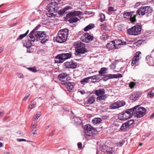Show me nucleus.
<instances>
[{
    "label": "nucleus",
    "mask_w": 154,
    "mask_h": 154,
    "mask_svg": "<svg viewBox=\"0 0 154 154\" xmlns=\"http://www.w3.org/2000/svg\"><path fill=\"white\" fill-rule=\"evenodd\" d=\"M33 36L29 37L31 40L32 42L41 40L42 44L45 43L48 40L49 37L47 36L45 32L38 31L33 34Z\"/></svg>",
    "instance_id": "f257e3e1"
},
{
    "label": "nucleus",
    "mask_w": 154,
    "mask_h": 154,
    "mask_svg": "<svg viewBox=\"0 0 154 154\" xmlns=\"http://www.w3.org/2000/svg\"><path fill=\"white\" fill-rule=\"evenodd\" d=\"M46 14L49 17H52L56 15L59 9L58 5L56 2L50 3L47 7Z\"/></svg>",
    "instance_id": "f03ea898"
},
{
    "label": "nucleus",
    "mask_w": 154,
    "mask_h": 154,
    "mask_svg": "<svg viewBox=\"0 0 154 154\" xmlns=\"http://www.w3.org/2000/svg\"><path fill=\"white\" fill-rule=\"evenodd\" d=\"M152 11L150 7L149 6H144L140 8L136 11V14L134 15L133 17L131 18V22L134 23L136 22V17L138 15L139 16H143L145 14H149Z\"/></svg>",
    "instance_id": "7ed1b4c3"
},
{
    "label": "nucleus",
    "mask_w": 154,
    "mask_h": 154,
    "mask_svg": "<svg viewBox=\"0 0 154 154\" xmlns=\"http://www.w3.org/2000/svg\"><path fill=\"white\" fill-rule=\"evenodd\" d=\"M69 30L64 29L60 30L57 34L56 40L57 42L62 43L65 42L69 34Z\"/></svg>",
    "instance_id": "20e7f679"
},
{
    "label": "nucleus",
    "mask_w": 154,
    "mask_h": 154,
    "mask_svg": "<svg viewBox=\"0 0 154 154\" xmlns=\"http://www.w3.org/2000/svg\"><path fill=\"white\" fill-rule=\"evenodd\" d=\"M137 107V106H136L132 108L128 109L125 112L119 113V119L120 120L122 121L130 119L132 116L134 109Z\"/></svg>",
    "instance_id": "39448f33"
},
{
    "label": "nucleus",
    "mask_w": 154,
    "mask_h": 154,
    "mask_svg": "<svg viewBox=\"0 0 154 154\" xmlns=\"http://www.w3.org/2000/svg\"><path fill=\"white\" fill-rule=\"evenodd\" d=\"M80 14V11H75L67 14L66 17L67 19H69L68 21L70 23H76L79 20L77 16H79Z\"/></svg>",
    "instance_id": "423d86ee"
},
{
    "label": "nucleus",
    "mask_w": 154,
    "mask_h": 154,
    "mask_svg": "<svg viewBox=\"0 0 154 154\" xmlns=\"http://www.w3.org/2000/svg\"><path fill=\"white\" fill-rule=\"evenodd\" d=\"M72 54L71 52L65 53L60 54L57 55L55 57V59L57 60H55V62L58 63H63L66 60L71 57Z\"/></svg>",
    "instance_id": "0eeeda50"
},
{
    "label": "nucleus",
    "mask_w": 154,
    "mask_h": 154,
    "mask_svg": "<svg viewBox=\"0 0 154 154\" xmlns=\"http://www.w3.org/2000/svg\"><path fill=\"white\" fill-rule=\"evenodd\" d=\"M105 90L103 88H100L95 90L94 93L98 96L96 98L97 101L105 100L106 99L107 96V94H105Z\"/></svg>",
    "instance_id": "6e6552de"
},
{
    "label": "nucleus",
    "mask_w": 154,
    "mask_h": 154,
    "mask_svg": "<svg viewBox=\"0 0 154 154\" xmlns=\"http://www.w3.org/2000/svg\"><path fill=\"white\" fill-rule=\"evenodd\" d=\"M141 26L140 25H136L128 30V33L129 35H137L141 32Z\"/></svg>",
    "instance_id": "1a4fd4ad"
},
{
    "label": "nucleus",
    "mask_w": 154,
    "mask_h": 154,
    "mask_svg": "<svg viewBox=\"0 0 154 154\" xmlns=\"http://www.w3.org/2000/svg\"><path fill=\"white\" fill-rule=\"evenodd\" d=\"M138 107L134 111V116L137 118H140L144 116L146 113V109L143 107Z\"/></svg>",
    "instance_id": "9d476101"
},
{
    "label": "nucleus",
    "mask_w": 154,
    "mask_h": 154,
    "mask_svg": "<svg viewBox=\"0 0 154 154\" xmlns=\"http://www.w3.org/2000/svg\"><path fill=\"white\" fill-rule=\"evenodd\" d=\"M84 129L86 135L89 136H92L95 132L97 131L95 128L88 124L85 125L84 128Z\"/></svg>",
    "instance_id": "9b49d317"
},
{
    "label": "nucleus",
    "mask_w": 154,
    "mask_h": 154,
    "mask_svg": "<svg viewBox=\"0 0 154 154\" xmlns=\"http://www.w3.org/2000/svg\"><path fill=\"white\" fill-rule=\"evenodd\" d=\"M125 104V102L124 101H118L112 104L110 106V108L111 109H115L124 106Z\"/></svg>",
    "instance_id": "f8f14e48"
},
{
    "label": "nucleus",
    "mask_w": 154,
    "mask_h": 154,
    "mask_svg": "<svg viewBox=\"0 0 154 154\" xmlns=\"http://www.w3.org/2000/svg\"><path fill=\"white\" fill-rule=\"evenodd\" d=\"M64 64V66L68 69H75L76 68L77 65V63L72 60L70 61L66 62Z\"/></svg>",
    "instance_id": "ddd939ff"
},
{
    "label": "nucleus",
    "mask_w": 154,
    "mask_h": 154,
    "mask_svg": "<svg viewBox=\"0 0 154 154\" xmlns=\"http://www.w3.org/2000/svg\"><path fill=\"white\" fill-rule=\"evenodd\" d=\"M100 149L102 152H107V154H113L114 151L112 148L108 147L106 145H103L100 147Z\"/></svg>",
    "instance_id": "4468645a"
},
{
    "label": "nucleus",
    "mask_w": 154,
    "mask_h": 154,
    "mask_svg": "<svg viewBox=\"0 0 154 154\" xmlns=\"http://www.w3.org/2000/svg\"><path fill=\"white\" fill-rule=\"evenodd\" d=\"M93 37L90 35L88 32L85 33L81 37V39L85 42H88V41L93 40Z\"/></svg>",
    "instance_id": "2eb2a0df"
},
{
    "label": "nucleus",
    "mask_w": 154,
    "mask_h": 154,
    "mask_svg": "<svg viewBox=\"0 0 154 154\" xmlns=\"http://www.w3.org/2000/svg\"><path fill=\"white\" fill-rule=\"evenodd\" d=\"M140 54L141 52H140L138 51L136 52L135 56H134L132 60L131 64L132 66H135L138 65V62L139 58V55Z\"/></svg>",
    "instance_id": "dca6fc26"
},
{
    "label": "nucleus",
    "mask_w": 154,
    "mask_h": 154,
    "mask_svg": "<svg viewBox=\"0 0 154 154\" xmlns=\"http://www.w3.org/2000/svg\"><path fill=\"white\" fill-rule=\"evenodd\" d=\"M88 51L87 49L85 48V45L82 46L81 48L76 49V52L77 55H81V54H83L87 53Z\"/></svg>",
    "instance_id": "f3484780"
},
{
    "label": "nucleus",
    "mask_w": 154,
    "mask_h": 154,
    "mask_svg": "<svg viewBox=\"0 0 154 154\" xmlns=\"http://www.w3.org/2000/svg\"><path fill=\"white\" fill-rule=\"evenodd\" d=\"M146 60L148 64L150 66H154V58L149 56H147L146 57Z\"/></svg>",
    "instance_id": "a211bd4d"
},
{
    "label": "nucleus",
    "mask_w": 154,
    "mask_h": 154,
    "mask_svg": "<svg viewBox=\"0 0 154 154\" xmlns=\"http://www.w3.org/2000/svg\"><path fill=\"white\" fill-rule=\"evenodd\" d=\"M67 74L65 73H62L58 75V78L60 81L65 82L66 80Z\"/></svg>",
    "instance_id": "6ab92c4d"
},
{
    "label": "nucleus",
    "mask_w": 154,
    "mask_h": 154,
    "mask_svg": "<svg viewBox=\"0 0 154 154\" xmlns=\"http://www.w3.org/2000/svg\"><path fill=\"white\" fill-rule=\"evenodd\" d=\"M75 84L74 82H66L65 86L68 90V91L70 92L74 88Z\"/></svg>",
    "instance_id": "aec40b11"
},
{
    "label": "nucleus",
    "mask_w": 154,
    "mask_h": 154,
    "mask_svg": "<svg viewBox=\"0 0 154 154\" xmlns=\"http://www.w3.org/2000/svg\"><path fill=\"white\" fill-rule=\"evenodd\" d=\"M114 44L115 43L114 42V41H113L111 42H110L106 45V48L109 50L114 49L116 48L115 45Z\"/></svg>",
    "instance_id": "412c9836"
},
{
    "label": "nucleus",
    "mask_w": 154,
    "mask_h": 154,
    "mask_svg": "<svg viewBox=\"0 0 154 154\" xmlns=\"http://www.w3.org/2000/svg\"><path fill=\"white\" fill-rule=\"evenodd\" d=\"M108 77L109 79L113 78H122V75L121 74H107Z\"/></svg>",
    "instance_id": "4be33fe9"
},
{
    "label": "nucleus",
    "mask_w": 154,
    "mask_h": 154,
    "mask_svg": "<svg viewBox=\"0 0 154 154\" xmlns=\"http://www.w3.org/2000/svg\"><path fill=\"white\" fill-rule=\"evenodd\" d=\"M69 6H66L62 10H60L58 11V14L60 16H62L64 14L66 13L67 12L66 11L70 9Z\"/></svg>",
    "instance_id": "5701e85b"
},
{
    "label": "nucleus",
    "mask_w": 154,
    "mask_h": 154,
    "mask_svg": "<svg viewBox=\"0 0 154 154\" xmlns=\"http://www.w3.org/2000/svg\"><path fill=\"white\" fill-rule=\"evenodd\" d=\"M140 94L139 93L136 92L132 94L130 97V99L133 100L135 101L140 97Z\"/></svg>",
    "instance_id": "b1692460"
},
{
    "label": "nucleus",
    "mask_w": 154,
    "mask_h": 154,
    "mask_svg": "<svg viewBox=\"0 0 154 154\" xmlns=\"http://www.w3.org/2000/svg\"><path fill=\"white\" fill-rule=\"evenodd\" d=\"M134 13V11L128 12L124 13L123 15L125 18H130V20L131 21V19L133 18V17H132L133 14Z\"/></svg>",
    "instance_id": "393cba45"
},
{
    "label": "nucleus",
    "mask_w": 154,
    "mask_h": 154,
    "mask_svg": "<svg viewBox=\"0 0 154 154\" xmlns=\"http://www.w3.org/2000/svg\"><path fill=\"white\" fill-rule=\"evenodd\" d=\"M74 46L77 49H78L79 48L81 47L82 46L84 45V44L82 43V42L80 41H78L74 42L73 43Z\"/></svg>",
    "instance_id": "a878e982"
},
{
    "label": "nucleus",
    "mask_w": 154,
    "mask_h": 154,
    "mask_svg": "<svg viewBox=\"0 0 154 154\" xmlns=\"http://www.w3.org/2000/svg\"><path fill=\"white\" fill-rule=\"evenodd\" d=\"M114 42L115 43V45L116 48H118L119 46L123 45V42L122 41L119 39H117L114 40Z\"/></svg>",
    "instance_id": "bb28decb"
},
{
    "label": "nucleus",
    "mask_w": 154,
    "mask_h": 154,
    "mask_svg": "<svg viewBox=\"0 0 154 154\" xmlns=\"http://www.w3.org/2000/svg\"><path fill=\"white\" fill-rule=\"evenodd\" d=\"M95 101V98L94 97L92 96L89 97L87 100V104H91L93 103Z\"/></svg>",
    "instance_id": "cd10ccee"
},
{
    "label": "nucleus",
    "mask_w": 154,
    "mask_h": 154,
    "mask_svg": "<svg viewBox=\"0 0 154 154\" xmlns=\"http://www.w3.org/2000/svg\"><path fill=\"white\" fill-rule=\"evenodd\" d=\"M94 26V24L92 23L90 24L85 28L84 30L86 32L87 31L93 28Z\"/></svg>",
    "instance_id": "c85d7f7f"
},
{
    "label": "nucleus",
    "mask_w": 154,
    "mask_h": 154,
    "mask_svg": "<svg viewBox=\"0 0 154 154\" xmlns=\"http://www.w3.org/2000/svg\"><path fill=\"white\" fill-rule=\"evenodd\" d=\"M41 25L40 24L38 25L35 28L32 30L29 34V37L33 36V35H32L33 34H34L35 32H37V30H38V29L41 27Z\"/></svg>",
    "instance_id": "c756f323"
},
{
    "label": "nucleus",
    "mask_w": 154,
    "mask_h": 154,
    "mask_svg": "<svg viewBox=\"0 0 154 154\" xmlns=\"http://www.w3.org/2000/svg\"><path fill=\"white\" fill-rule=\"evenodd\" d=\"M101 121V119L99 118H96L92 120V122L94 124H96L100 123Z\"/></svg>",
    "instance_id": "7c9ffc66"
},
{
    "label": "nucleus",
    "mask_w": 154,
    "mask_h": 154,
    "mask_svg": "<svg viewBox=\"0 0 154 154\" xmlns=\"http://www.w3.org/2000/svg\"><path fill=\"white\" fill-rule=\"evenodd\" d=\"M108 35L104 33H103L102 36H100V38L102 40H106L108 38Z\"/></svg>",
    "instance_id": "2f4dec72"
},
{
    "label": "nucleus",
    "mask_w": 154,
    "mask_h": 154,
    "mask_svg": "<svg viewBox=\"0 0 154 154\" xmlns=\"http://www.w3.org/2000/svg\"><path fill=\"white\" fill-rule=\"evenodd\" d=\"M29 32V30H28L27 32L24 34L20 35L17 38V40L22 39L23 38L26 36Z\"/></svg>",
    "instance_id": "473e14b6"
},
{
    "label": "nucleus",
    "mask_w": 154,
    "mask_h": 154,
    "mask_svg": "<svg viewBox=\"0 0 154 154\" xmlns=\"http://www.w3.org/2000/svg\"><path fill=\"white\" fill-rule=\"evenodd\" d=\"M89 79H90V78L89 77H88L83 79L80 82L82 84L84 85L85 83L88 82Z\"/></svg>",
    "instance_id": "72a5a7b5"
},
{
    "label": "nucleus",
    "mask_w": 154,
    "mask_h": 154,
    "mask_svg": "<svg viewBox=\"0 0 154 154\" xmlns=\"http://www.w3.org/2000/svg\"><path fill=\"white\" fill-rule=\"evenodd\" d=\"M107 69V68L105 67H103L101 68L100 70L99 71V73L102 76L103 75V74L105 73V72Z\"/></svg>",
    "instance_id": "f704fd0d"
},
{
    "label": "nucleus",
    "mask_w": 154,
    "mask_h": 154,
    "mask_svg": "<svg viewBox=\"0 0 154 154\" xmlns=\"http://www.w3.org/2000/svg\"><path fill=\"white\" fill-rule=\"evenodd\" d=\"M74 123L76 125H80L82 123L81 119L78 118H76V119Z\"/></svg>",
    "instance_id": "c9c22d12"
},
{
    "label": "nucleus",
    "mask_w": 154,
    "mask_h": 154,
    "mask_svg": "<svg viewBox=\"0 0 154 154\" xmlns=\"http://www.w3.org/2000/svg\"><path fill=\"white\" fill-rule=\"evenodd\" d=\"M128 127V125H127V124L126 122H125V123H123L122 124V125L120 129L123 131L125 129H126Z\"/></svg>",
    "instance_id": "e433bc0d"
},
{
    "label": "nucleus",
    "mask_w": 154,
    "mask_h": 154,
    "mask_svg": "<svg viewBox=\"0 0 154 154\" xmlns=\"http://www.w3.org/2000/svg\"><path fill=\"white\" fill-rule=\"evenodd\" d=\"M32 45V43L30 40L28 41L26 43L24 44V45L27 48H30Z\"/></svg>",
    "instance_id": "4c0bfd02"
},
{
    "label": "nucleus",
    "mask_w": 154,
    "mask_h": 154,
    "mask_svg": "<svg viewBox=\"0 0 154 154\" xmlns=\"http://www.w3.org/2000/svg\"><path fill=\"white\" fill-rule=\"evenodd\" d=\"M27 69L30 71L34 73H35L37 72L36 68L35 67H29L27 68Z\"/></svg>",
    "instance_id": "58836bf2"
},
{
    "label": "nucleus",
    "mask_w": 154,
    "mask_h": 154,
    "mask_svg": "<svg viewBox=\"0 0 154 154\" xmlns=\"http://www.w3.org/2000/svg\"><path fill=\"white\" fill-rule=\"evenodd\" d=\"M127 125L128 127L132 125L134 123V121L133 120L131 119L128 120L126 122Z\"/></svg>",
    "instance_id": "ea45409f"
},
{
    "label": "nucleus",
    "mask_w": 154,
    "mask_h": 154,
    "mask_svg": "<svg viewBox=\"0 0 154 154\" xmlns=\"http://www.w3.org/2000/svg\"><path fill=\"white\" fill-rule=\"evenodd\" d=\"M100 21L101 22L103 21L105 19V15L103 14H100Z\"/></svg>",
    "instance_id": "a19ab883"
},
{
    "label": "nucleus",
    "mask_w": 154,
    "mask_h": 154,
    "mask_svg": "<svg viewBox=\"0 0 154 154\" xmlns=\"http://www.w3.org/2000/svg\"><path fill=\"white\" fill-rule=\"evenodd\" d=\"M148 95L150 97H152L154 95V88L152 89L150 92H149Z\"/></svg>",
    "instance_id": "79ce46f5"
},
{
    "label": "nucleus",
    "mask_w": 154,
    "mask_h": 154,
    "mask_svg": "<svg viewBox=\"0 0 154 154\" xmlns=\"http://www.w3.org/2000/svg\"><path fill=\"white\" fill-rule=\"evenodd\" d=\"M36 105V103L35 102H33L31 104H30L28 108L30 109H32L34 107V106Z\"/></svg>",
    "instance_id": "37998d69"
},
{
    "label": "nucleus",
    "mask_w": 154,
    "mask_h": 154,
    "mask_svg": "<svg viewBox=\"0 0 154 154\" xmlns=\"http://www.w3.org/2000/svg\"><path fill=\"white\" fill-rule=\"evenodd\" d=\"M135 83L133 82H131L130 83L129 85V87L131 88H133L134 86L135 85Z\"/></svg>",
    "instance_id": "c03bdc74"
},
{
    "label": "nucleus",
    "mask_w": 154,
    "mask_h": 154,
    "mask_svg": "<svg viewBox=\"0 0 154 154\" xmlns=\"http://www.w3.org/2000/svg\"><path fill=\"white\" fill-rule=\"evenodd\" d=\"M108 76H107V74L105 75V77L103 78L102 79L104 81H106L107 80L109 79Z\"/></svg>",
    "instance_id": "a18cd8bd"
},
{
    "label": "nucleus",
    "mask_w": 154,
    "mask_h": 154,
    "mask_svg": "<svg viewBox=\"0 0 154 154\" xmlns=\"http://www.w3.org/2000/svg\"><path fill=\"white\" fill-rule=\"evenodd\" d=\"M40 116V114L39 112H38L36 115L34 119L35 120L38 119V118Z\"/></svg>",
    "instance_id": "49530a36"
},
{
    "label": "nucleus",
    "mask_w": 154,
    "mask_h": 154,
    "mask_svg": "<svg viewBox=\"0 0 154 154\" xmlns=\"http://www.w3.org/2000/svg\"><path fill=\"white\" fill-rule=\"evenodd\" d=\"M102 28H103V29L106 30V23H104L103 24L101 25Z\"/></svg>",
    "instance_id": "de8ad7c7"
},
{
    "label": "nucleus",
    "mask_w": 154,
    "mask_h": 154,
    "mask_svg": "<svg viewBox=\"0 0 154 154\" xmlns=\"http://www.w3.org/2000/svg\"><path fill=\"white\" fill-rule=\"evenodd\" d=\"M110 67L111 69H114L115 68H116V65L115 63H112L111 65H110Z\"/></svg>",
    "instance_id": "09e8293b"
},
{
    "label": "nucleus",
    "mask_w": 154,
    "mask_h": 154,
    "mask_svg": "<svg viewBox=\"0 0 154 154\" xmlns=\"http://www.w3.org/2000/svg\"><path fill=\"white\" fill-rule=\"evenodd\" d=\"M114 8L113 7L111 6L109 7L108 8V11L110 12L114 11H115L114 10Z\"/></svg>",
    "instance_id": "8fccbe9b"
},
{
    "label": "nucleus",
    "mask_w": 154,
    "mask_h": 154,
    "mask_svg": "<svg viewBox=\"0 0 154 154\" xmlns=\"http://www.w3.org/2000/svg\"><path fill=\"white\" fill-rule=\"evenodd\" d=\"M17 75L19 78H23V75L21 73H18Z\"/></svg>",
    "instance_id": "3c124183"
},
{
    "label": "nucleus",
    "mask_w": 154,
    "mask_h": 154,
    "mask_svg": "<svg viewBox=\"0 0 154 154\" xmlns=\"http://www.w3.org/2000/svg\"><path fill=\"white\" fill-rule=\"evenodd\" d=\"M30 96V94H29L28 95L26 96L23 98V101H26L28 99V98Z\"/></svg>",
    "instance_id": "603ef678"
},
{
    "label": "nucleus",
    "mask_w": 154,
    "mask_h": 154,
    "mask_svg": "<svg viewBox=\"0 0 154 154\" xmlns=\"http://www.w3.org/2000/svg\"><path fill=\"white\" fill-rule=\"evenodd\" d=\"M17 141L18 142L26 141V140L24 139H17Z\"/></svg>",
    "instance_id": "864d4df0"
},
{
    "label": "nucleus",
    "mask_w": 154,
    "mask_h": 154,
    "mask_svg": "<svg viewBox=\"0 0 154 154\" xmlns=\"http://www.w3.org/2000/svg\"><path fill=\"white\" fill-rule=\"evenodd\" d=\"M78 147L79 148H82V144L81 143H78Z\"/></svg>",
    "instance_id": "5fc2aeb1"
},
{
    "label": "nucleus",
    "mask_w": 154,
    "mask_h": 154,
    "mask_svg": "<svg viewBox=\"0 0 154 154\" xmlns=\"http://www.w3.org/2000/svg\"><path fill=\"white\" fill-rule=\"evenodd\" d=\"M78 92L82 94H84L85 93V91L84 90L79 91Z\"/></svg>",
    "instance_id": "6e6d98bb"
},
{
    "label": "nucleus",
    "mask_w": 154,
    "mask_h": 154,
    "mask_svg": "<svg viewBox=\"0 0 154 154\" xmlns=\"http://www.w3.org/2000/svg\"><path fill=\"white\" fill-rule=\"evenodd\" d=\"M95 78V80H98L100 78V75H94Z\"/></svg>",
    "instance_id": "4d7b16f0"
},
{
    "label": "nucleus",
    "mask_w": 154,
    "mask_h": 154,
    "mask_svg": "<svg viewBox=\"0 0 154 154\" xmlns=\"http://www.w3.org/2000/svg\"><path fill=\"white\" fill-rule=\"evenodd\" d=\"M32 134L33 135H34V134H37L36 130H33L32 131Z\"/></svg>",
    "instance_id": "13d9d810"
},
{
    "label": "nucleus",
    "mask_w": 154,
    "mask_h": 154,
    "mask_svg": "<svg viewBox=\"0 0 154 154\" xmlns=\"http://www.w3.org/2000/svg\"><path fill=\"white\" fill-rule=\"evenodd\" d=\"M37 126V125H36L35 124H32L31 125V127L32 128H35Z\"/></svg>",
    "instance_id": "bf43d9fd"
},
{
    "label": "nucleus",
    "mask_w": 154,
    "mask_h": 154,
    "mask_svg": "<svg viewBox=\"0 0 154 154\" xmlns=\"http://www.w3.org/2000/svg\"><path fill=\"white\" fill-rule=\"evenodd\" d=\"M124 142L123 141H122L121 142H120L119 144V146H122V145L124 144Z\"/></svg>",
    "instance_id": "052dcab7"
},
{
    "label": "nucleus",
    "mask_w": 154,
    "mask_h": 154,
    "mask_svg": "<svg viewBox=\"0 0 154 154\" xmlns=\"http://www.w3.org/2000/svg\"><path fill=\"white\" fill-rule=\"evenodd\" d=\"M90 78V79H91L92 80H94L95 79V78L94 77V75L90 76L89 77Z\"/></svg>",
    "instance_id": "680f3d73"
},
{
    "label": "nucleus",
    "mask_w": 154,
    "mask_h": 154,
    "mask_svg": "<svg viewBox=\"0 0 154 154\" xmlns=\"http://www.w3.org/2000/svg\"><path fill=\"white\" fill-rule=\"evenodd\" d=\"M4 48L3 47H1L0 48V53L4 50Z\"/></svg>",
    "instance_id": "e2e57ef3"
},
{
    "label": "nucleus",
    "mask_w": 154,
    "mask_h": 154,
    "mask_svg": "<svg viewBox=\"0 0 154 154\" xmlns=\"http://www.w3.org/2000/svg\"><path fill=\"white\" fill-rule=\"evenodd\" d=\"M54 131H53L51 133H50L49 136H52L54 134Z\"/></svg>",
    "instance_id": "0e129e2a"
},
{
    "label": "nucleus",
    "mask_w": 154,
    "mask_h": 154,
    "mask_svg": "<svg viewBox=\"0 0 154 154\" xmlns=\"http://www.w3.org/2000/svg\"><path fill=\"white\" fill-rule=\"evenodd\" d=\"M9 118V117H6L5 118L3 119V121H6L7 119H8Z\"/></svg>",
    "instance_id": "69168bd1"
},
{
    "label": "nucleus",
    "mask_w": 154,
    "mask_h": 154,
    "mask_svg": "<svg viewBox=\"0 0 154 154\" xmlns=\"http://www.w3.org/2000/svg\"><path fill=\"white\" fill-rule=\"evenodd\" d=\"M4 114V112L3 111H0V116L1 117Z\"/></svg>",
    "instance_id": "338daca9"
},
{
    "label": "nucleus",
    "mask_w": 154,
    "mask_h": 154,
    "mask_svg": "<svg viewBox=\"0 0 154 154\" xmlns=\"http://www.w3.org/2000/svg\"><path fill=\"white\" fill-rule=\"evenodd\" d=\"M3 146V144L2 143L0 142V147H2Z\"/></svg>",
    "instance_id": "774afa93"
}]
</instances>
